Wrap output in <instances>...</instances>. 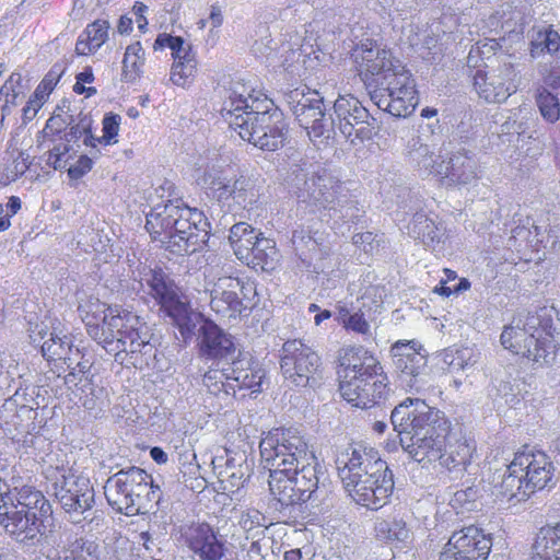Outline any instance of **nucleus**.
<instances>
[{"label": "nucleus", "instance_id": "obj_1", "mask_svg": "<svg viewBox=\"0 0 560 560\" xmlns=\"http://www.w3.org/2000/svg\"><path fill=\"white\" fill-rule=\"evenodd\" d=\"M88 334L103 345L115 361L127 368H142L154 355L149 326L121 306H107L98 299H89L78 307Z\"/></svg>", "mask_w": 560, "mask_h": 560}, {"label": "nucleus", "instance_id": "obj_2", "mask_svg": "<svg viewBox=\"0 0 560 560\" xmlns=\"http://www.w3.org/2000/svg\"><path fill=\"white\" fill-rule=\"evenodd\" d=\"M401 447L420 464H440L446 448L450 422L422 397L406 398L390 415Z\"/></svg>", "mask_w": 560, "mask_h": 560}, {"label": "nucleus", "instance_id": "obj_3", "mask_svg": "<svg viewBox=\"0 0 560 560\" xmlns=\"http://www.w3.org/2000/svg\"><path fill=\"white\" fill-rule=\"evenodd\" d=\"M336 466L345 489L358 504L371 510L387 504L394 491V476L376 450L348 447L337 456Z\"/></svg>", "mask_w": 560, "mask_h": 560}, {"label": "nucleus", "instance_id": "obj_4", "mask_svg": "<svg viewBox=\"0 0 560 560\" xmlns=\"http://www.w3.org/2000/svg\"><path fill=\"white\" fill-rule=\"evenodd\" d=\"M209 228L201 211L179 199L155 205L147 214L145 229L152 238L177 255L200 250L209 240Z\"/></svg>", "mask_w": 560, "mask_h": 560}, {"label": "nucleus", "instance_id": "obj_5", "mask_svg": "<svg viewBox=\"0 0 560 560\" xmlns=\"http://www.w3.org/2000/svg\"><path fill=\"white\" fill-rule=\"evenodd\" d=\"M52 508L44 493L31 485L0 492V526L16 542L32 547L40 541L44 522Z\"/></svg>", "mask_w": 560, "mask_h": 560}, {"label": "nucleus", "instance_id": "obj_6", "mask_svg": "<svg viewBox=\"0 0 560 560\" xmlns=\"http://www.w3.org/2000/svg\"><path fill=\"white\" fill-rule=\"evenodd\" d=\"M294 182L299 205L328 217L334 221V226L360 222L364 211L352 200L345 184L326 170L312 174L299 170Z\"/></svg>", "mask_w": 560, "mask_h": 560}, {"label": "nucleus", "instance_id": "obj_7", "mask_svg": "<svg viewBox=\"0 0 560 560\" xmlns=\"http://www.w3.org/2000/svg\"><path fill=\"white\" fill-rule=\"evenodd\" d=\"M152 478L143 469L131 466L110 476L104 486L108 504L127 516L147 512L144 495L153 494Z\"/></svg>", "mask_w": 560, "mask_h": 560}, {"label": "nucleus", "instance_id": "obj_8", "mask_svg": "<svg viewBox=\"0 0 560 560\" xmlns=\"http://www.w3.org/2000/svg\"><path fill=\"white\" fill-rule=\"evenodd\" d=\"M288 458L291 474H287L283 480H279L278 486L275 485L276 478L273 477V467L270 466L269 488L271 494L285 506L300 504L308 500L317 499L318 490V471L316 457L311 452V457L300 463V457L295 453L283 454L282 458Z\"/></svg>", "mask_w": 560, "mask_h": 560}, {"label": "nucleus", "instance_id": "obj_9", "mask_svg": "<svg viewBox=\"0 0 560 560\" xmlns=\"http://www.w3.org/2000/svg\"><path fill=\"white\" fill-rule=\"evenodd\" d=\"M371 89V101L395 117L410 115L418 104L415 80L401 62L380 77Z\"/></svg>", "mask_w": 560, "mask_h": 560}, {"label": "nucleus", "instance_id": "obj_10", "mask_svg": "<svg viewBox=\"0 0 560 560\" xmlns=\"http://www.w3.org/2000/svg\"><path fill=\"white\" fill-rule=\"evenodd\" d=\"M284 100L315 145L324 144L335 136V120L331 116H326L323 97L317 91H311L306 86L296 88L285 93Z\"/></svg>", "mask_w": 560, "mask_h": 560}, {"label": "nucleus", "instance_id": "obj_11", "mask_svg": "<svg viewBox=\"0 0 560 560\" xmlns=\"http://www.w3.org/2000/svg\"><path fill=\"white\" fill-rule=\"evenodd\" d=\"M224 120L238 136L256 148L276 151L285 139L283 114L279 109L273 113H260V116H246L226 109Z\"/></svg>", "mask_w": 560, "mask_h": 560}, {"label": "nucleus", "instance_id": "obj_12", "mask_svg": "<svg viewBox=\"0 0 560 560\" xmlns=\"http://www.w3.org/2000/svg\"><path fill=\"white\" fill-rule=\"evenodd\" d=\"M260 455L264 462L273 467L276 480H283L287 474H291V464L283 454L295 453L301 462L311 457V451L305 438L295 428H277L270 431L259 443ZM279 481H275L278 486Z\"/></svg>", "mask_w": 560, "mask_h": 560}, {"label": "nucleus", "instance_id": "obj_13", "mask_svg": "<svg viewBox=\"0 0 560 560\" xmlns=\"http://www.w3.org/2000/svg\"><path fill=\"white\" fill-rule=\"evenodd\" d=\"M320 357L300 339L282 345L280 369L284 380L295 387H313L320 377Z\"/></svg>", "mask_w": 560, "mask_h": 560}, {"label": "nucleus", "instance_id": "obj_14", "mask_svg": "<svg viewBox=\"0 0 560 560\" xmlns=\"http://www.w3.org/2000/svg\"><path fill=\"white\" fill-rule=\"evenodd\" d=\"M399 386L407 393L421 395L428 383L427 352L415 341L398 340L390 348Z\"/></svg>", "mask_w": 560, "mask_h": 560}, {"label": "nucleus", "instance_id": "obj_15", "mask_svg": "<svg viewBox=\"0 0 560 560\" xmlns=\"http://www.w3.org/2000/svg\"><path fill=\"white\" fill-rule=\"evenodd\" d=\"M335 128L352 145L362 144L374 136V121L369 110L353 95H339L334 103Z\"/></svg>", "mask_w": 560, "mask_h": 560}, {"label": "nucleus", "instance_id": "obj_16", "mask_svg": "<svg viewBox=\"0 0 560 560\" xmlns=\"http://www.w3.org/2000/svg\"><path fill=\"white\" fill-rule=\"evenodd\" d=\"M552 339V336L547 335L545 337L536 334L529 335L514 323L505 326L500 336L504 349L538 364H548L555 360L556 350L560 348V340L553 342Z\"/></svg>", "mask_w": 560, "mask_h": 560}, {"label": "nucleus", "instance_id": "obj_17", "mask_svg": "<svg viewBox=\"0 0 560 560\" xmlns=\"http://www.w3.org/2000/svg\"><path fill=\"white\" fill-rule=\"evenodd\" d=\"M52 487L55 498L72 523H80L81 515L91 510L95 503L94 489L86 478L61 475Z\"/></svg>", "mask_w": 560, "mask_h": 560}, {"label": "nucleus", "instance_id": "obj_18", "mask_svg": "<svg viewBox=\"0 0 560 560\" xmlns=\"http://www.w3.org/2000/svg\"><path fill=\"white\" fill-rule=\"evenodd\" d=\"M491 546L490 536L471 525L453 533L439 560H487Z\"/></svg>", "mask_w": 560, "mask_h": 560}, {"label": "nucleus", "instance_id": "obj_19", "mask_svg": "<svg viewBox=\"0 0 560 560\" xmlns=\"http://www.w3.org/2000/svg\"><path fill=\"white\" fill-rule=\"evenodd\" d=\"M512 470L522 472L525 479L524 494L530 495L552 482L555 466L544 452L527 451L515 454Z\"/></svg>", "mask_w": 560, "mask_h": 560}, {"label": "nucleus", "instance_id": "obj_20", "mask_svg": "<svg viewBox=\"0 0 560 560\" xmlns=\"http://www.w3.org/2000/svg\"><path fill=\"white\" fill-rule=\"evenodd\" d=\"M354 61L361 80L370 89L377 83L380 77L393 71L401 62L389 50L372 44L355 49Z\"/></svg>", "mask_w": 560, "mask_h": 560}, {"label": "nucleus", "instance_id": "obj_21", "mask_svg": "<svg viewBox=\"0 0 560 560\" xmlns=\"http://www.w3.org/2000/svg\"><path fill=\"white\" fill-rule=\"evenodd\" d=\"M31 342L40 348L42 355L50 360H63L71 368L73 360L72 339L57 327H49L45 323L36 324L30 331Z\"/></svg>", "mask_w": 560, "mask_h": 560}, {"label": "nucleus", "instance_id": "obj_22", "mask_svg": "<svg viewBox=\"0 0 560 560\" xmlns=\"http://www.w3.org/2000/svg\"><path fill=\"white\" fill-rule=\"evenodd\" d=\"M168 47L172 50L174 65L171 72V81L176 85H184L186 80L194 75L197 61L191 45L179 36L160 34L154 42V49Z\"/></svg>", "mask_w": 560, "mask_h": 560}, {"label": "nucleus", "instance_id": "obj_23", "mask_svg": "<svg viewBox=\"0 0 560 560\" xmlns=\"http://www.w3.org/2000/svg\"><path fill=\"white\" fill-rule=\"evenodd\" d=\"M199 351L201 357L210 360L230 361L238 354L232 335L225 332L211 320H205L200 328Z\"/></svg>", "mask_w": 560, "mask_h": 560}, {"label": "nucleus", "instance_id": "obj_24", "mask_svg": "<svg viewBox=\"0 0 560 560\" xmlns=\"http://www.w3.org/2000/svg\"><path fill=\"white\" fill-rule=\"evenodd\" d=\"M240 289V279L233 277H220L210 290V306L223 317L236 318L243 314L244 311L249 310L252 306L244 303L237 293Z\"/></svg>", "mask_w": 560, "mask_h": 560}, {"label": "nucleus", "instance_id": "obj_25", "mask_svg": "<svg viewBox=\"0 0 560 560\" xmlns=\"http://www.w3.org/2000/svg\"><path fill=\"white\" fill-rule=\"evenodd\" d=\"M140 284L158 302L164 313L183 302L175 282L160 268L144 270Z\"/></svg>", "mask_w": 560, "mask_h": 560}, {"label": "nucleus", "instance_id": "obj_26", "mask_svg": "<svg viewBox=\"0 0 560 560\" xmlns=\"http://www.w3.org/2000/svg\"><path fill=\"white\" fill-rule=\"evenodd\" d=\"M205 184L210 187L218 186L219 199H229L231 197L244 209L253 206L258 199V191L254 180L243 175L232 184L226 183L223 177H207Z\"/></svg>", "mask_w": 560, "mask_h": 560}, {"label": "nucleus", "instance_id": "obj_27", "mask_svg": "<svg viewBox=\"0 0 560 560\" xmlns=\"http://www.w3.org/2000/svg\"><path fill=\"white\" fill-rule=\"evenodd\" d=\"M408 163L413 167L420 176L442 175L445 167V161L441 160V155H436L428 143L418 136L408 142L407 151Z\"/></svg>", "mask_w": 560, "mask_h": 560}, {"label": "nucleus", "instance_id": "obj_28", "mask_svg": "<svg viewBox=\"0 0 560 560\" xmlns=\"http://www.w3.org/2000/svg\"><path fill=\"white\" fill-rule=\"evenodd\" d=\"M228 108L232 109L231 112L246 116H260V113L270 114L276 109L273 107V102L267 96L260 98L259 96H254L250 93L245 95V86L241 84H235L229 98L224 102L221 109L223 118Z\"/></svg>", "mask_w": 560, "mask_h": 560}, {"label": "nucleus", "instance_id": "obj_29", "mask_svg": "<svg viewBox=\"0 0 560 560\" xmlns=\"http://www.w3.org/2000/svg\"><path fill=\"white\" fill-rule=\"evenodd\" d=\"M339 361L341 370L338 374L340 378L365 376L368 373L374 370H381L382 368L377 359L363 347H349L343 349Z\"/></svg>", "mask_w": 560, "mask_h": 560}, {"label": "nucleus", "instance_id": "obj_30", "mask_svg": "<svg viewBox=\"0 0 560 560\" xmlns=\"http://www.w3.org/2000/svg\"><path fill=\"white\" fill-rule=\"evenodd\" d=\"M443 168L442 175L457 185H469L478 178V162L464 149L452 153Z\"/></svg>", "mask_w": 560, "mask_h": 560}, {"label": "nucleus", "instance_id": "obj_31", "mask_svg": "<svg viewBox=\"0 0 560 560\" xmlns=\"http://www.w3.org/2000/svg\"><path fill=\"white\" fill-rule=\"evenodd\" d=\"M188 542L190 549L205 560H220L223 556V544L208 524L194 528Z\"/></svg>", "mask_w": 560, "mask_h": 560}, {"label": "nucleus", "instance_id": "obj_32", "mask_svg": "<svg viewBox=\"0 0 560 560\" xmlns=\"http://www.w3.org/2000/svg\"><path fill=\"white\" fill-rule=\"evenodd\" d=\"M63 546L59 560H101L100 546L73 534L71 529L61 533Z\"/></svg>", "mask_w": 560, "mask_h": 560}, {"label": "nucleus", "instance_id": "obj_33", "mask_svg": "<svg viewBox=\"0 0 560 560\" xmlns=\"http://www.w3.org/2000/svg\"><path fill=\"white\" fill-rule=\"evenodd\" d=\"M261 236L262 233L250 224L238 222L231 226L229 242L236 257L243 261L249 257V250H253L254 245Z\"/></svg>", "mask_w": 560, "mask_h": 560}, {"label": "nucleus", "instance_id": "obj_34", "mask_svg": "<svg viewBox=\"0 0 560 560\" xmlns=\"http://www.w3.org/2000/svg\"><path fill=\"white\" fill-rule=\"evenodd\" d=\"M474 86L480 97L488 103H502L506 101L510 95L505 89L504 83L499 81L491 72L477 69L472 74Z\"/></svg>", "mask_w": 560, "mask_h": 560}, {"label": "nucleus", "instance_id": "obj_35", "mask_svg": "<svg viewBox=\"0 0 560 560\" xmlns=\"http://www.w3.org/2000/svg\"><path fill=\"white\" fill-rule=\"evenodd\" d=\"M475 451L476 447L471 442L467 440L458 441L452 446L450 453L443 452L439 466L454 474V478H458L466 471Z\"/></svg>", "mask_w": 560, "mask_h": 560}, {"label": "nucleus", "instance_id": "obj_36", "mask_svg": "<svg viewBox=\"0 0 560 560\" xmlns=\"http://www.w3.org/2000/svg\"><path fill=\"white\" fill-rule=\"evenodd\" d=\"M533 550L532 560H560V524L541 528Z\"/></svg>", "mask_w": 560, "mask_h": 560}, {"label": "nucleus", "instance_id": "obj_37", "mask_svg": "<svg viewBox=\"0 0 560 560\" xmlns=\"http://www.w3.org/2000/svg\"><path fill=\"white\" fill-rule=\"evenodd\" d=\"M409 235L420 240L423 245L434 248L444 236V229L434 223L424 213L417 212L409 223Z\"/></svg>", "mask_w": 560, "mask_h": 560}, {"label": "nucleus", "instance_id": "obj_38", "mask_svg": "<svg viewBox=\"0 0 560 560\" xmlns=\"http://www.w3.org/2000/svg\"><path fill=\"white\" fill-rule=\"evenodd\" d=\"M523 18L518 11H515L511 5H506L501 10L490 14L485 21V28L489 33L499 34L503 33H518L523 30Z\"/></svg>", "mask_w": 560, "mask_h": 560}, {"label": "nucleus", "instance_id": "obj_39", "mask_svg": "<svg viewBox=\"0 0 560 560\" xmlns=\"http://www.w3.org/2000/svg\"><path fill=\"white\" fill-rule=\"evenodd\" d=\"M249 257L243 259L247 265H253L254 268H260L268 271L273 270L279 260V253L276 247V242L264 235L256 242L253 250H249Z\"/></svg>", "mask_w": 560, "mask_h": 560}, {"label": "nucleus", "instance_id": "obj_40", "mask_svg": "<svg viewBox=\"0 0 560 560\" xmlns=\"http://www.w3.org/2000/svg\"><path fill=\"white\" fill-rule=\"evenodd\" d=\"M364 392L361 394V409H368L376 405L381 399L385 398L388 392L387 375L381 370H374L364 376Z\"/></svg>", "mask_w": 560, "mask_h": 560}, {"label": "nucleus", "instance_id": "obj_41", "mask_svg": "<svg viewBox=\"0 0 560 560\" xmlns=\"http://www.w3.org/2000/svg\"><path fill=\"white\" fill-rule=\"evenodd\" d=\"M172 318L182 336L184 342H187L195 335L197 325L202 320L199 313H195L187 302L183 301L165 313Z\"/></svg>", "mask_w": 560, "mask_h": 560}, {"label": "nucleus", "instance_id": "obj_42", "mask_svg": "<svg viewBox=\"0 0 560 560\" xmlns=\"http://www.w3.org/2000/svg\"><path fill=\"white\" fill-rule=\"evenodd\" d=\"M480 359L479 351L474 347H452L444 351L443 361L450 373L467 372Z\"/></svg>", "mask_w": 560, "mask_h": 560}, {"label": "nucleus", "instance_id": "obj_43", "mask_svg": "<svg viewBox=\"0 0 560 560\" xmlns=\"http://www.w3.org/2000/svg\"><path fill=\"white\" fill-rule=\"evenodd\" d=\"M375 535L383 541L406 542L410 537V529L402 518L378 520L374 526Z\"/></svg>", "mask_w": 560, "mask_h": 560}, {"label": "nucleus", "instance_id": "obj_44", "mask_svg": "<svg viewBox=\"0 0 560 560\" xmlns=\"http://www.w3.org/2000/svg\"><path fill=\"white\" fill-rule=\"evenodd\" d=\"M145 61V51L140 42L130 44L122 59V80L133 82L140 78Z\"/></svg>", "mask_w": 560, "mask_h": 560}, {"label": "nucleus", "instance_id": "obj_45", "mask_svg": "<svg viewBox=\"0 0 560 560\" xmlns=\"http://www.w3.org/2000/svg\"><path fill=\"white\" fill-rule=\"evenodd\" d=\"M498 65L489 69L491 74L504 83L503 89L506 90L509 95L516 93L521 82L520 72L515 68V62L512 56H502L498 58Z\"/></svg>", "mask_w": 560, "mask_h": 560}, {"label": "nucleus", "instance_id": "obj_46", "mask_svg": "<svg viewBox=\"0 0 560 560\" xmlns=\"http://www.w3.org/2000/svg\"><path fill=\"white\" fill-rule=\"evenodd\" d=\"M498 65L489 69L491 74L504 83L503 89L506 90L509 95L516 93L521 82L520 72L515 68V62L512 56H502L498 58Z\"/></svg>", "mask_w": 560, "mask_h": 560}, {"label": "nucleus", "instance_id": "obj_47", "mask_svg": "<svg viewBox=\"0 0 560 560\" xmlns=\"http://www.w3.org/2000/svg\"><path fill=\"white\" fill-rule=\"evenodd\" d=\"M230 361L231 365L224 369L225 380L235 382V386L241 388L242 384L246 381L247 373H249L252 366L258 362L254 361L249 353L242 351H238V354Z\"/></svg>", "mask_w": 560, "mask_h": 560}, {"label": "nucleus", "instance_id": "obj_48", "mask_svg": "<svg viewBox=\"0 0 560 560\" xmlns=\"http://www.w3.org/2000/svg\"><path fill=\"white\" fill-rule=\"evenodd\" d=\"M525 479L522 472H514L512 470V463L508 466L506 472L502 477V481L499 483V493L508 499L517 498L518 500L524 499Z\"/></svg>", "mask_w": 560, "mask_h": 560}, {"label": "nucleus", "instance_id": "obj_49", "mask_svg": "<svg viewBox=\"0 0 560 560\" xmlns=\"http://www.w3.org/2000/svg\"><path fill=\"white\" fill-rule=\"evenodd\" d=\"M91 117L86 114L80 113L78 119L74 118V121L71 125H68L70 129L65 133V140L69 143L71 141H77L84 136L83 143L88 147H95L96 137L91 133Z\"/></svg>", "mask_w": 560, "mask_h": 560}, {"label": "nucleus", "instance_id": "obj_50", "mask_svg": "<svg viewBox=\"0 0 560 560\" xmlns=\"http://www.w3.org/2000/svg\"><path fill=\"white\" fill-rule=\"evenodd\" d=\"M536 103L541 116L549 122H555L560 118V103L557 95L549 92L546 88L537 89Z\"/></svg>", "mask_w": 560, "mask_h": 560}, {"label": "nucleus", "instance_id": "obj_51", "mask_svg": "<svg viewBox=\"0 0 560 560\" xmlns=\"http://www.w3.org/2000/svg\"><path fill=\"white\" fill-rule=\"evenodd\" d=\"M271 538L262 535L255 538L252 536L249 545L243 546L245 555L243 560H276V556L271 550Z\"/></svg>", "mask_w": 560, "mask_h": 560}, {"label": "nucleus", "instance_id": "obj_52", "mask_svg": "<svg viewBox=\"0 0 560 560\" xmlns=\"http://www.w3.org/2000/svg\"><path fill=\"white\" fill-rule=\"evenodd\" d=\"M12 74L8 81L0 89V113L7 118L11 115L13 109L18 106V98L20 91L15 89V83L19 84L21 75Z\"/></svg>", "mask_w": 560, "mask_h": 560}, {"label": "nucleus", "instance_id": "obj_53", "mask_svg": "<svg viewBox=\"0 0 560 560\" xmlns=\"http://www.w3.org/2000/svg\"><path fill=\"white\" fill-rule=\"evenodd\" d=\"M292 243L296 252H300L301 256H306L307 253H316L319 250V242L316 237V233H312L308 228L299 225L293 230Z\"/></svg>", "mask_w": 560, "mask_h": 560}, {"label": "nucleus", "instance_id": "obj_54", "mask_svg": "<svg viewBox=\"0 0 560 560\" xmlns=\"http://www.w3.org/2000/svg\"><path fill=\"white\" fill-rule=\"evenodd\" d=\"M220 487L224 492L234 493L238 491L249 476V467L236 468L235 470H218Z\"/></svg>", "mask_w": 560, "mask_h": 560}, {"label": "nucleus", "instance_id": "obj_55", "mask_svg": "<svg viewBox=\"0 0 560 560\" xmlns=\"http://www.w3.org/2000/svg\"><path fill=\"white\" fill-rule=\"evenodd\" d=\"M225 380V371L220 370H210L205 373L202 378V384L206 387L207 392L213 396H229L230 389L235 392V386L231 383H224Z\"/></svg>", "mask_w": 560, "mask_h": 560}, {"label": "nucleus", "instance_id": "obj_56", "mask_svg": "<svg viewBox=\"0 0 560 560\" xmlns=\"http://www.w3.org/2000/svg\"><path fill=\"white\" fill-rule=\"evenodd\" d=\"M364 386L366 385L363 375L357 376L355 378H340L339 390L345 400L359 408Z\"/></svg>", "mask_w": 560, "mask_h": 560}, {"label": "nucleus", "instance_id": "obj_57", "mask_svg": "<svg viewBox=\"0 0 560 560\" xmlns=\"http://www.w3.org/2000/svg\"><path fill=\"white\" fill-rule=\"evenodd\" d=\"M225 459L217 456L212 459L213 469L218 470H235L236 468L249 467L245 452H232L224 450Z\"/></svg>", "mask_w": 560, "mask_h": 560}, {"label": "nucleus", "instance_id": "obj_58", "mask_svg": "<svg viewBox=\"0 0 560 560\" xmlns=\"http://www.w3.org/2000/svg\"><path fill=\"white\" fill-rule=\"evenodd\" d=\"M109 25L106 21L97 20L89 24L84 35L90 43V51L97 50L107 39Z\"/></svg>", "mask_w": 560, "mask_h": 560}, {"label": "nucleus", "instance_id": "obj_59", "mask_svg": "<svg viewBox=\"0 0 560 560\" xmlns=\"http://www.w3.org/2000/svg\"><path fill=\"white\" fill-rule=\"evenodd\" d=\"M120 120L121 118L117 114H106L103 118V136L98 138L96 137L95 144L102 143L108 145L116 143Z\"/></svg>", "mask_w": 560, "mask_h": 560}, {"label": "nucleus", "instance_id": "obj_60", "mask_svg": "<svg viewBox=\"0 0 560 560\" xmlns=\"http://www.w3.org/2000/svg\"><path fill=\"white\" fill-rule=\"evenodd\" d=\"M265 516L257 510H248L242 513L240 525L246 532H250L257 528L256 533L253 534L255 538L265 535L266 526L262 524Z\"/></svg>", "mask_w": 560, "mask_h": 560}, {"label": "nucleus", "instance_id": "obj_61", "mask_svg": "<svg viewBox=\"0 0 560 560\" xmlns=\"http://www.w3.org/2000/svg\"><path fill=\"white\" fill-rule=\"evenodd\" d=\"M515 325H517L521 328H524V330L527 334H536L540 335L541 337L551 336L549 332H546L544 329H540V318L537 314L527 312L526 314L520 313L517 317L513 319Z\"/></svg>", "mask_w": 560, "mask_h": 560}, {"label": "nucleus", "instance_id": "obj_62", "mask_svg": "<svg viewBox=\"0 0 560 560\" xmlns=\"http://www.w3.org/2000/svg\"><path fill=\"white\" fill-rule=\"evenodd\" d=\"M69 151H70V144L68 143H61L56 147H54L49 152L47 156V164L55 170H62L66 168L69 164Z\"/></svg>", "mask_w": 560, "mask_h": 560}, {"label": "nucleus", "instance_id": "obj_63", "mask_svg": "<svg viewBox=\"0 0 560 560\" xmlns=\"http://www.w3.org/2000/svg\"><path fill=\"white\" fill-rule=\"evenodd\" d=\"M44 102L45 92H42L40 89H36L33 96L28 100L27 104L23 108L22 122L24 125L28 124L36 117Z\"/></svg>", "mask_w": 560, "mask_h": 560}, {"label": "nucleus", "instance_id": "obj_64", "mask_svg": "<svg viewBox=\"0 0 560 560\" xmlns=\"http://www.w3.org/2000/svg\"><path fill=\"white\" fill-rule=\"evenodd\" d=\"M343 326L361 335L370 334V324L361 312H354L352 315L343 317Z\"/></svg>", "mask_w": 560, "mask_h": 560}]
</instances>
